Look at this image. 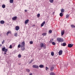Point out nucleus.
<instances>
[{
	"instance_id": "1",
	"label": "nucleus",
	"mask_w": 75,
	"mask_h": 75,
	"mask_svg": "<svg viewBox=\"0 0 75 75\" xmlns=\"http://www.w3.org/2000/svg\"><path fill=\"white\" fill-rule=\"evenodd\" d=\"M40 46L41 48H43L45 49L46 48V45L45 43H43L42 42L40 43Z\"/></svg>"
},
{
	"instance_id": "2",
	"label": "nucleus",
	"mask_w": 75,
	"mask_h": 75,
	"mask_svg": "<svg viewBox=\"0 0 75 75\" xmlns=\"http://www.w3.org/2000/svg\"><path fill=\"white\" fill-rule=\"evenodd\" d=\"M57 40L59 42H62L64 41V40L62 38H59L57 39Z\"/></svg>"
},
{
	"instance_id": "3",
	"label": "nucleus",
	"mask_w": 75,
	"mask_h": 75,
	"mask_svg": "<svg viewBox=\"0 0 75 75\" xmlns=\"http://www.w3.org/2000/svg\"><path fill=\"white\" fill-rule=\"evenodd\" d=\"M32 67L33 68H36V69H39V67L37 65H33L32 66Z\"/></svg>"
},
{
	"instance_id": "4",
	"label": "nucleus",
	"mask_w": 75,
	"mask_h": 75,
	"mask_svg": "<svg viewBox=\"0 0 75 75\" xmlns=\"http://www.w3.org/2000/svg\"><path fill=\"white\" fill-rule=\"evenodd\" d=\"M73 44H68V47L69 48H71L73 47Z\"/></svg>"
},
{
	"instance_id": "5",
	"label": "nucleus",
	"mask_w": 75,
	"mask_h": 75,
	"mask_svg": "<svg viewBox=\"0 0 75 75\" xmlns=\"http://www.w3.org/2000/svg\"><path fill=\"white\" fill-rule=\"evenodd\" d=\"M21 47H25V42H23L22 43H21Z\"/></svg>"
},
{
	"instance_id": "6",
	"label": "nucleus",
	"mask_w": 75,
	"mask_h": 75,
	"mask_svg": "<svg viewBox=\"0 0 75 75\" xmlns=\"http://www.w3.org/2000/svg\"><path fill=\"white\" fill-rule=\"evenodd\" d=\"M21 50L22 51H24L25 50V47H21Z\"/></svg>"
},
{
	"instance_id": "7",
	"label": "nucleus",
	"mask_w": 75,
	"mask_h": 75,
	"mask_svg": "<svg viewBox=\"0 0 75 75\" xmlns=\"http://www.w3.org/2000/svg\"><path fill=\"white\" fill-rule=\"evenodd\" d=\"M17 18V16H14L12 18V19L13 20L15 21L16 20Z\"/></svg>"
},
{
	"instance_id": "8",
	"label": "nucleus",
	"mask_w": 75,
	"mask_h": 75,
	"mask_svg": "<svg viewBox=\"0 0 75 75\" xmlns=\"http://www.w3.org/2000/svg\"><path fill=\"white\" fill-rule=\"evenodd\" d=\"M63 51L62 50H60L59 52V55H60L62 54Z\"/></svg>"
},
{
	"instance_id": "9",
	"label": "nucleus",
	"mask_w": 75,
	"mask_h": 75,
	"mask_svg": "<svg viewBox=\"0 0 75 75\" xmlns=\"http://www.w3.org/2000/svg\"><path fill=\"white\" fill-rule=\"evenodd\" d=\"M12 33L11 31H8L6 33L7 36H8L9 34H11Z\"/></svg>"
},
{
	"instance_id": "10",
	"label": "nucleus",
	"mask_w": 75,
	"mask_h": 75,
	"mask_svg": "<svg viewBox=\"0 0 75 75\" xmlns=\"http://www.w3.org/2000/svg\"><path fill=\"white\" fill-rule=\"evenodd\" d=\"M20 29V27L18 26H16V30L17 31H18Z\"/></svg>"
},
{
	"instance_id": "11",
	"label": "nucleus",
	"mask_w": 75,
	"mask_h": 75,
	"mask_svg": "<svg viewBox=\"0 0 75 75\" xmlns=\"http://www.w3.org/2000/svg\"><path fill=\"white\" fill-rule=\"evenodd\" d=\"M64 30H62L61 31V35L63 36L64 34Z\"/></svg>"
},
{
	"instance_id": "12",
	"label": "nucleus",
	"mask_w": 75,
	"mask_h": 75,
	"mask_svg": "<svg viewBox=\"0 0 75 75\" xmlns=\"http://www.w3.org/2000/svg\"><path fill=\"white\" fill-rule=\"evenodd\" d=\"M29 22V20L28 19L26 20L25 21V24H27Z\"/></svg>"
},
{
	"instance_id": "13",
	"label": "nucleus",
	"mask_w": 75,
	"mask_h": 75,
	"mask_svg": "<svg viewBox=\"0 0 75 75\" xmlns=\"http://www.w3.org/2000/svg\"><path fill=\"white\" fill-rule=\"evenodd\" d=\"M45 21H43V23H42V24H41V27H43L44 25L45 24Z\"/></svg>"
},
{
	"instance_id": "14",
	"label": "nucleus",
	"mask_w": 75,
	"mask_h": 75,
	"mask_svg": "<svg viewBox=\"0 0 75 75\" xmlns=\"http://www.w3.org/2000/svg\"><path fill=\"white\" fill-rule=\"evenodd\" d=\"M61 12L62 13H64L65 11V10L64 9L62 8L61 10Z\"/></svg>"
},
{
	"instance_id": "15",
	"label": "nucleus",
	"mask_w": 75,
	"mask_h": 75,
	"mask_svg": "<svg viewBox=\"0 0 75 75\" xmlns=\"http://www.w3.org/2000/svg\"><path fill=\"white\" fill-rule=\"evenodd\" d=\"M39 67L40 68H42L44 67V65L42 64H40L39 65Z\"/></svg>"
},
{
	"instance_id": "16",
	"label": "nucleus",
	"mask_w": 75,
	"mask_h": 75,
	"mask_svg": "<svg viewBox=\"0 0 75 75\" xmlns=\"http://www.w3.org/2000/svg\"><path fill=\"white\" fill-rule=\"evenodd\" d=\"M47 33H42V35L43 36H45L47 35Z\"/></svg>"
},
{
	"instance_id": "17",
	"label": "nucleus",
	"mask_w": 75,
	"mask_h": 75,
	"mask_svg": "<svg viewBox=\"0 0 75 75\" xmlns=\"http://www.w3.org/2000/svg\"><path fill=\"white\" fill-rule=\"evenodd\" d=\"M63 14L62 13H60L59 14V16H60V17H62L63 16Z\"/></svg>"
},
{
	"instance_id": "18",
	"label": "nucleus",
	"mask_w": 75,
	"mask_h": 75,
	"mask_svg": "<svg viewBox=\"0 0 75 75\" xmlns=\"http://www.w3.org/2000/svg\"><path fill=\"white\" fill-rule=\"evenodd\" d=\"M53 40L54 39H52L50 40V42H49V43H52V42L53 41Z\"/></svg>"
},
{
	"instance_id": "19",
	"label": "nucleus",
	"mask_w": 75,
	"mask_h": 75,
	"mask_svg": "<svg viewBox=\"0 0 75 75\" xmlns=\"http://www.w3.org/2000/svg\"><path fill=\"white\" fill-rule=\"evenodd\" d=\"M50 75H55V74L53 72H51L50 73Z\"/></svg>"
},
{
	"instance_id": "20",
	"label": "nucleus",
	"mask_w": 75,
	"mask_h": 75,
	"mask_svg": "<svg viewBox=\"0 0 75 75\" xmlns=\"http://www.w3.org/2000/svg\"><path fill=\"white\" fill-rule=\"evenodd\" d=\"M66 45V43L65 42H64V43H62V46H65Z\"/></svg>"
},
{
	"instance_id": "21",
	"label": "nucleus",
	"mask_w": 75,
	"mask_h": 75,
	"mask_svg": "<svg viewBox=\"0 0 75 75\" xmlns=\"http://www.w3.org/2000/svg\"><path fill=\"white\" fill-rule=\"evenodd\" d=\"M54 52H51V55L52 56H54Z\"/></svg>"
},
{
	"instance_id": "22",
	"label": "nucleus",
	"mask_w": 75,
	"mask_h": 75,
	"mask_svg": "<svg viewBox=\"0 0 75 75\" xmlns=\"http://www.w3.org/2000/svg\"><path fill=\"white\" fill-rule=\"evenodd\" d=\"M0 23L1 24H4V21H0Z\"/></svg>"
},
{
	"instance_id": "23",
	"label": "nucleus",
	"mask_w": 75,
	"mask_h": 75,
	"mask_svg": "<svg viewBox=\"0 0 75 75\" xmlns=\"http://www.w3.org/2000/svg\"><path fill=\"white\" fill-rule=\"evenodd\" d=\"M54 69V67H51V68H50V71H52Z\"/></svg>"
},
{
	"instance_id": "24",
	"label": "nucleus",
	"mask_w": 75,
	"mask_h": 75,
	"mask_svg": "<svg viewBox=\"0 0 75 75\" xmlns=\"http://www.w3.org/2000/svg\"><path fill=\"white\" fill-rule=\"evenodd\" d=\"M26 71L28 72H30V70L29 69H26Z\"/></svg>"
},
{
	"instance_id": "25",
	"label": "nucleus",
	"mask_w": 75,
	"mask_h": 75,
	"mask_svg": "<svg viewBox=\"0 0 75 75\" xmlns=\"http://www.w3.org/2000/svg\"><path fill=\"white\" fill-rule=\"evenodd\" d=\"M18 36V34L17 33H14V36L17 37Z\"/></svg>"
},
{
	"instance_id": "26",
	"label": "nucleus",
	"mask_w": 75,
	"mask_h": 75,
	"mask_svg": "<svg viewBox=\"0 0 75 75\" xmlns=\"http://www.w3.org/2000/svg\"><path fill=\"white\" fill-rule=\"evenodd\" d=\"M69 17V15H68V14H67L66 16V18H68Z\"/></svg>"
},
{
	"instance_id": "27",
	"label": "nucleus",
	"mask_w": 75,
	"mask_h": 75,
	"mask_svg": "<svg viewBox=\"0 0 75 75\" xmlns=\"http://www.w3.org/2000/svg\"><path fill=\"white\" fill-rule=\"evenodd\" d=\"M10 3H13V0H10Z\"/></svg>"
},
{
	"instance_id": "28",
	"label": "nucleus",
	"mask_w": 75,
	"mask_h": 75,
	"mask_svg": "<svg viewBox=\"0 0 75 75\" xmlns=\"http://www.w3.org/2000/svg\"><path fill=\"white\" fill-rule=\"evenodd\" d=\"M5 7H6V6L4 4L3 5H2V7L3 8H5Z\"/></svg>"
},
{
	"instance_id": "29",
	"label": "nucleus",
	"mask_w": 75,
	"mask_h": 75,
	"mask_svg": "<svg viewBox=\"0 0 75 75\" xmlns=\"http://www.w3.org/2000/svg\"><path fill=\"white\" fill-rule=\"evenodd\" d=\"M49 1H50V3H53L54 0H49Z\"/></svg>"
},
{
	"instance_id": "30",
	"label": "nucleus",
	"mask_w": 75,
	"mask_h": 75,
	"mask_svg": "<svg viewBox=\"0 0 75 75\" xmlns=\"http://www.w3.org/2000/svg\"><path fill=\"white\" fill-rule=\"evenodd\" d=\"M71 27L72 28H75V26L74 25H71Z\"/></svg>"
},
{
	"instance_id": "31",
	"label": "nucleus",
	"mask_w": 75,
	"mask_h": 75,
	"mask_svg": "<svg viewBox=\"0 0 75 75\" xmlns=\"http://www.w3.org/2000/svg\"><path fill=\"white\" fill-rule=\"evenodd\" d=\"M6 48L5 47L3 48L2 50L3 51H4L5 50Z\"/></svg>"
},
{
	"instance_id": "32",
	"label": "nucleus",
	"mask_w": 75,
	"mask_h": 75,
	"mask_svg": "<svg viewBox=\"0 0 75 75\" xmlns=\"http://www.w3.org/2000/svg\"><path fill=\"white\" fill-rule=\"evenodd\" d=\"M52 45H56L55 43L54 42H52Z\"/></svg>"
},
{
	"instance_id": "33",
	"label": "nucleus",
	"mask_w": 75,
	"mask_h": 75,
	"mask_svg": "<svg viewBox=\"0 0 75 75\" xmlns=\"http://www.w3.org/2000/svg\"><path fill=\"white\" fill-rule=\"evenodd\" d=\"M29 43L31 45L33 44V42L32 41H30L29 42Z\"/></svg>"
},
{
	"instance_id": "34",
	"label": "nucleus",
	"mask_w": 75,
	"mask_h": 75,
	"mask_svg": "<svg viewBox=\"0 0 75 75\" xmlns=\"http://www.w3.org/2000/svg\"><path fill=\"white\" fill-rule=\"evenodd\" d=\"M8 51V50L7 49H6L4 51L5 52H6Z\"/></svg>"
},
{
	"instance_id": "35",
	"label": "nucleus",
	"mask_w": 75,
	"mask_h": 75,
	"mask_svg": "<svg viewBox=\"0 0 75 75\" xmlns=\"http://www.w3.org/2000/svg\"><path fill=\"white\" fill-rule=\"evenodd\" d=\"M21 54H19L18 55V57L19 58H21Z\"/></svg>"
},
{
	"instance_id": "36",
	"label": "nucleus",
	"mask_w": 75,
	"mask_h": 75,
	"mask_svg": "<svg viewBox=\"0 0 75 75\" xmlns=\"http://www.w3.org/2000/svg\"><path fill=\"white\" fill-rule=\"evenodd\" d=\"M49 33H51L52 32V30H50L49 31Z\"/></svg>"
},
{
	"instance_id": "37",
	"label": "nucleus",
	"mask_w": 75,
	"mask_h": 75,
	"mask_svg": "<svg viewBox=\"0 0 75 75\" xmlns=\"http://www.w3.org/2000/svg\"><path fill=\"white\" fill-rule=\"evenodd\" d=\"M21 47V45L20 44H19V45H18V48H20Z\"/></svg>"
},
{
	"instance_id": "38",
	"label": "nucleus",
	"mask_w": 75,
	"mask_h": 75,
	"mask_svg": "<svg viewBox=\"0 0 75 75\" xmlns=\"http://www.w3.org/2000/svg\"><path fill=\"white\" fill-rule=\"evenodd\" d=\"M40 14H38L37 15V16H38V18L40 17Z\"/></svg>"
},
{
	"instance_id": "39",
	"label": "nucleus",
	"mask_w": 75,
	"mask_h": 75,
	"mask_svg": "<svg viewBox=\"0 0 75 75\" xmlns=\"http://www.w3.org/2000/svg\"><path fill=\"white\" fill-rule=\"evenodd\" d=\"M4 42H5L4 40H3V42H2V44H4Z\"/></svg>"
},
{
	"instance_id": "40",
	"label": "nucleus",
	"mask_w": 75,
	"mask_h": 75,
	"mask_svg": "<svg viewBox=\"0 0 75 75\" xmlns=\"http://www.w3.org/2000/svg\"><path fill=\"white\" fill-rule=\"evenodd\" d=\"M9 48L10 49H12V46L11 45H10Z\"/></svg>"
},
{
	"instance_id": "41",
	"label": "nucleus",
	"mask_w": 75,
	"mask_h": 75,
	"mask_svg": "<svg viewBox=\"0 0 75 75\" xmlns=\"http://www.w3.org/2000/svg\"><path fill=\"white\" fill-rule=\"evenodd\" d=\"M33 61V60H30V63H32V62Z\"/></svg>"
},
{
	"instance_id": "42",
	"label": "nucleus",
	"mask_w": 75,
	"mask_h": 75,
	"mask_svg": "<svg viewBox=\"0 0 75 75\" xmlns=\"http://www.w3.org/2000/svg\"><path fill=\"white\" fill-rule=\"evenodd\" d=\"M48 69V68L47 67H46V71H47V69Z\"/></svg>"
},
{
	"instance_id": "43",
	"label": "nucleus",
	"mask_w": 75,
	"mask_h": 75,
	"mask_svg": "<svg viewBox=\"0 0 75 75\" xmlns=\"http://www.w3.org/2000/svg\"><path fill=\"white\" fill-rule=\"evenodd\" d=\"M25 12H27V10H25Z\"/></svg>"
},
{
	"instance_id": "44",
	"label": "nucleus",
	"mask_w": 75,
	"mask_h": 75,
	"mask_svg": "<svg viewBox=\"0 0 75 75\" xmlns=\"http://www.w3.org/2000/svg\"><path fill=\"white\" fill-rule=\"evenodd\" d=\"M29 75H32V73H30V74H29Z\"/></svg>"
},
{
	"instance_id": "45",
	"label": "nucleus",
	"mask_w": 75,
	"mask_h": 75,
	"mask_svg": "<svg viewBox=\"0 0 75 75\" xmlns=\"http://www.w3.org/2000/svg\"><path fill=\"white\" fill-rule=\"evenodd\" d=\"M2 46V45L1 44H0V47H1Z\"/></svg>"
},
{
	"instance_id": "46",
	"label": "nucleus",
	"mask_w": 75,
	"mask_h": 75,
	"mask_svg": "<svg viewBox=\"0 0 75 75\" xmlns=\"http://www.w3.org/2000/svg\"><path fill=\"white\" fill-rule=\"evenodd\" d=\"M35 26V25H33V26Z\"/></svg>"
},
{
	"instance_id": "47",
	"label": "nucleus",
	"mask_w": 75,
	"mask_h": 75,
	"mask_svg": "<svg viewBox=\"0 0 75 75\" xmlns=\"http://www.w3.org/2000/svg\"><path fill=\"white\" fill-rule=\"evenodd\" d=\"M4 54H6V52H5V53H4Z\"/></svg>"
}]
</instances>
